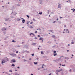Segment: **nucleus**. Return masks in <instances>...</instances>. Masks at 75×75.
Segmentation results:
<instances>
[{
  "label": "nucleus",
  "instance_id": "nucleus-1",
  "mask_svg": "<svg viewBox=\"0 0 75 75\" xmlns=\"http://www.w3.org/2000/svg\"><path fill=\"white\" fill-rule=\"evenodd\" d=\"M16 62L15 59H13L10 62V63H12V62Z\"/></svg>",
  "mask_w": 75,
  "mask_h": 75
},
{
  "label": "nucleus",
  "instance_id": "nucleus-2",
  "mask_svg": "<svg viewBox=\"0 0 75 75\" xmlns=\"http://www.w3.org/2000/svg\"><path fill=\"white\" fill-rule=\"evenodd\" d=\"M5 62H7V61L6 60L4 59L2 60L1 64H4Z\"/></svg>",
  "mask_w": 75,
  "mask_h": 75
},
{
  "label": "nucleus",
  "instance_id": "nucleus-3",
  "mask_svg": "<svg viewBox=\"0 0 75 75\" xmlns=\"http://www.w3.org/2000/svg\"><path fill=\"white\" fill-rule=\"evenodd\" d=\"M30 36H31L32 37H34V36H35L34 34L32 33H31L30 34Z\"/></svg>",
  "mask_w": 75,
  "mask_h": 75
},
{
  "label": "nucleus",
  "instance_id": "nucleus-4",
  "mask_svg": "<svg viewBox=\"0 0 75 75\" xmlns=\"http://www.w3.org/2000/svg\"><path fill=\"white\" fill-rule=\"evenodd\" d=\"M1 30L2 31H6V29L5 28H2Z\"/></svg>",
  "mask_w": 75,
  "mask_h": 75
},
{
  "label": "nucleus",
  "instance_id": "nucleus-5",
  "mask_svg": "<svg viewBox=\"0 0 75 75\" xmlns=\"http://www.w3.org/2000/svg\"><path fill=\"white\" fill-rule=\"evenodd\" d=\"M16 56V54H12V57H14Z\"/></svg>",
  "mask_w": 75,
  "mask_h": 75
},
{
  "label": "nucleus",
  "instance_id": "nucleus-6",
  "mask_svg": "<svg viewBox=\"0 0 75 75\" xmlns=\"http://www.w3.org/2000/svg\"><path fill=\"white\" fill-rule=\"evenodd\" d=\"M32 45H36V43H33L32 44Z\"/></svg>",
  "mask_w": 75,
  "mask_h": 75
},
{
  "label": "nucleus",
  "instance_id": "nucleus-7",
  "mask_svg": "<svg viewBox=\"0 0 75 75\" xmlns=\"http://www.w3.org/2000/svg\"><path fill=\"white\" fill-rule=\"evenodd\" d=\"M61 5L59 4L58 5V8H61Z\"/></svg>",
  "mask_w": 75,
  "mask_h": 75
},
{
  "label": "nucleus",
  "instance_id": "nucleus-8",
  "mask_svg": "<svg viewBox=\"0 0 75 75\" xmlns=\"http://www.w3.org/2000/svg\"><path fill=\"white\" fill-rule=\"evenodd\" d=\"M52 37L54 38H56V37L55 35H52Z\"/></svg>",
  "mask_w": 75,
  "mask_h": 75
},
{
  "label": "nucleus",
  "instance_id": "nucleus-9",
  "mask_svg": "<svg viewBox=\"0 0 75 75\" xmlns=\"http://www.w3.org/2000/svg\"><path fill=\"white\" fill-rule=\"evenodd\" d=\"M66 33H69V31L67 29L66 30Z\"/></svg>",
  "mask_w": 75,
  "mask_h": 75
},
{
  "label": "nucleus",
  "instance_id": "nucleus-10",
  "mask_svg": "<svg viewBox=\"0 0 75 75\" xmlns=\"http://www.w3.org/2000/svg\"><path fill=\"white\" fill-rule=\"evenodd\" d=\"M22 22H23V23H24L25 22V20L23 19L22 21Z\"/></svg>",
  "mask_w": 75,
  "mask_h": 75
},
{
  "label": "nucleus",
  "instance_id": "nucleus-11",
  "mask_svg": "<svg viewBox=\"0 0 75 75\" xmlns=\"http://www.w3.org/2000/svg\"><path fill=\"white\" fill-rule=\"evenodd\" d=\"M13 67H15V65H14V64H12L11 66L13 67Z\"/></svg>",
  "mask_w": 75,
  "mask_h": 75
},
{
  "label": "nucleus",
  "instance_id": "nucleus-12",
  "mask_svg": "<svg viewBox=\"0 0 75 75\" xmlns=\"http://www.w3.org/2000/svg\"><path fill=\"white\" fill-rule=\"evenodd\" d=\"M42 39H43V38H40L39 39V40H42Z\"/></svg>",
  "mask_w": 75,
  "mask_h": 75
},
{
  "label": "nucleus",
  "instance_id": "nucleus-13",
  "mask_svg": "<svg viewBox=\"0 0 75 75\" xmlns=\"http://www.w3.org/2000/svg\"><path fill=\"white\" fill-rule=\"evenodd\" d=\"M73 10H73V9H71V10H73V12H74V11H75V9L74 8H73Z\"/></svg>",
  "mask_w": 75,
  "mask_h": 75
},
{
  "label": "nucleus",
  "instance_id": "nucleus-14",
  "mask_svg": "<svg viewBox=\"0 0 75 75\" xmlns=\"http://www.w3.org/2000/svg\"><path fill=\"white\" fill-rule=\"evenodd\" d=\"M50 31L51 33H54V32L53 31V30H50Z\"/></svg>",
  "mask_w": 75,
  "mask_h": 75
},
{
  "label": "nucleus",
  "instance_id": "nucleus-15",
  "mask_svg": "<svg viewBox=\"0 0 75 75\" xmlns=\"http://www.w3.org/2000/svg\"><path fill=\"white\" fill-rule=\"evenodd\" d=\"M34 63L35 64V65H37V62H34Z\"/></svg>",
  "mask_w": 75,
  "mask_h": 75
},
{
  "label": "nucleus",
  "instance_id": "nucleus-16",
  "mask_svg": "<svg viewBox=\"0 0 75 75\" xmlns=\"http://www.w3.org/2000/svg\"><path fill=\"white\" fill-rule=\"evenodd\" d=\"M41 54H44V52L42 51L41 52Z\"/></svg>",
  "mask_w": 75,
  "mask_h": 75
},
{
  "label": "nucleus",
  "instance_id": "nucleus-17",
  "mask_svg": "<svg viewBox=\"0 0 75 75\" xmlns=\"http://www.w3.org/2000/svg\"><path fill=\"white\" fill-rule=\"evenodd\" d=\"M64 58L65 59H66V58H67V59H69V58H68V57Z\"/></svg>",
  "mask_w": 75,
  "mask_h": 75
},
{
  "label": "nucleus",
  "instance_id": "nucleus-18",
  "mask_svg": "<svg viewBox=\"0 0 75 75\" xmlns=\"http://www.w3.org/2000/svg\"><path fill=\"white\" fill-rule=\"evenodd\" d=\"M9 20V18H8L5 20V21H8Z\"/></svg>",
  "mask_w": 75,
  "mask_h": 75
},
{
  "label": "nucleus",
  "instance_id": "nucleus-19",
  "mask_svg": "<svg viewBox=\"0 0 75 75\" xmlns=\"http://www.w3.org/2000/svg\"><path fill=\"white\" fill-rule=\"evenodd\" d=\"M29 27L30 28H33V26H30Z\"/></svg>",
  "mask_w": 75,
  "mask_h": 75
},
{
  "label": "nucleus",
  "instance_id": "nucleus-20",
  "mask_svg": "<svg viewBox=\"0 0 75 75\" xmlns=\"http://www.w3.org/2000/svg\"><path fill=\"white\" fill-rule=\"evenodd\" d=\"M54 56H56L57 55V53H55L53 55Z\"/></svg>",
  "mask_w": 75,
  "mask_h": 75
},
{
  "label": "nucleus",
  "instance_id": "nucleus-21",
  "mask_svg": "<svg viewBox=\"0 0 75 75\" xmlns=\"http://www.w3.org/2000/svg\"><path fill=\"white\" fill-rule=\"evenodd\" d=\"M39 14H42V12H41L40 13V12H39Z\"/></svg>",
  "mask_w": 75,
  "mask_h": 75
},
{
  "label": "nucleus",
  "instance_id": "nucleus-22",
  "mask_svg": "<svg viewBox=\"0 0 75 75\" xmlns=\"http://www.w3.org/2000/svg\"><path fill=\"white\" fill-rule=\"evenodd\" d=\"M12 42H16V41H14V40H12Z\"/></svg>",
  "mask_w": 75,
  "mask_h": 75
},
{
  "label": "nucleus",
  "instance_id": "nucleus-23",
  "mask_svg": "<svg viewBox=\"0 0 75 75\" xmlns=\"http://www.w3.org/2000/svg\"><path fill=\"white\" fill-rule=\"evenodd\" d=\"M9 72H13V71L12 70H9Z\"/></svg>",
  "mask_w": 75,
  "mask_h": 75
},
{
  "label": "nucleus",
  "instance_id": "nucleus-24",
  "mask_svg": "<svg viewBox=\"0 0 75 75\" xmlns=\"http://www.w3.org/2000/svg\"><path fill=\"white\" fill-rule=\"evenodd\" d=\"M21 20V19H20V18L18 19V21H20Z\"/></svg>",
  "mask_w": 75,
  "mask_h": 75
},
{
  "label": "nucleus",
  "instance_id": "nucleus-25",
  "mask_svg": "<svg viewBox=\"0 0 75 75\" xmlns=\"http://www.w3.org/2000/svg\"><path fill=\"white\" fill-rule=\"evenodd\" d=\"M26 17H28V18H29V17H29V16L28 15H27Z\"/></svg>",
  "mask_w": 75,
  "mask_h": 75
},
{
  "label": "nucleus",
  "instance_id": "nucleus-26",
  "mask_svg": "<svg viewBox=\"0 0 75 75\" xmlns=\"http://www.w3.org/2000/svg\"><path fill=\"white\" fill-rule=\"evenodd\" d=\"M31 55H32V56H34V54L33 53L31 54Z\"/></svg>",
  "mask_w": 75,
  "mask_h": 75
},
{
  "label": "nucleus",
  "instance_id": "nucleus-27",
  "mask_svg": "<svg viewBox=\"0 0 75 75\" xmlns=\"http://www.w3.org/2000/svg\"><path fill=\"white\" fill-rule=\"evenodd\" d=\"M16 53H17V54H18V51H17L16 52Z\"/></svg>",
  "mask_w": 75,
  "mask_h": 75
},
{
  "label": "nucleus",
  "instance_id": "nucleus-28",
  "mask_svg": "<svg viewBox=\"0 0 75 75\" xmlns=\"http://www.w3.org/2000/svg\"><path fill=\"white\" fill-rule=\"evenodd\" d=\"M33 20L34 21H35V19L34 18L33 19Z\"/></svg>",
  "mask_w": 75,
  "mask_h": 75
},
{
  "label": "nucleus",
  "instance_id": "nucleus-29",
  "mask_svg": "<svg viewBox=\"0 0 75 75\" xmlns=\"http://www.w3.org/2000/svg\"><path fill=\"white\" fill-rule=\"evenodd\" d=\"M71 44H74V42H71Z\"/></svg>",
  "mask_w": 75,
  "mask_h": 75
},
{
  "label": "nucleus",
  "instance_id": "nucleus-30",
  "mask_svg": "<svg viewBox=\"0 0 75 75\" xmlns=\"http://www.w3.org/2000/svg\"><path fill=\"white\" fill-rule=\"evenodd\" d=\"M59 70L60 71H62V69H60Z\"/></svg>",
  "mask_w": 75,
  "mask_h": 75
},
{
  "label": "nucleus",
  "instance_id": "nucleus-31",
  "mask_svg": "<svg viewBox=\"0 0 75 75\" xmlns=\"http://www.w3.org/2000/svg\"><path fill=\"white\" fill-rule=\"evenodd\" d=\"M62 67H65V64H64L63 65H62Z\"/></svg>",
  "mask_w": 75,
  "mask_h": 75
},
{
  "label": "nucleus",
  "instance_id": "nucleus-32",
  "mask_svg": "<svg viewBox=\"0 0 75 75\" xmlns=\"http://www.w3.org/2000/svg\"><path fill=\"white\" fill-rule=\"evenodd\" d=\"M60 18H62V17H60Z\"/></svg>",
  "mask_w": 75,
  "mask_h": 75
},
{
  "label": "nucleus",
  "instance_id": "nucleus-33",
  "mask_svg": "<svg viewBox=\"0 0 75 75\" xmlns=\"http://www.w3.org/2000/svg\"><path fill=\"white\" fill-rule=\"evenodd\" d=\"M56 74H57V75H58V73H56Z\"/></svg>",
  "mask_w": 75,
  "mask_h": 75
},
{
  "label": "nucleus",
  "instance_id": "nucleus-34",
  "mask_svg": "<svg viewBox=\"0 0 75 75\" xmlns=\"http://www.w3.org/2000/svg\"><path fill=\"white\" fill-rule=\"evenodd\" d=\"M54 53H56V51H54Z\"/></svg>",
  "mask_w": 75,
  "mask_h": 75
},
{
  "label": "nucleus",
  "instance_id": "nucleus-35",
  "mask_svg": "<svg viewBox=\"0 0 75 75\" xmlns=\"http://www.w3.org/2000/svg\"><path fill=\"white\" fill-rule=\"evenodd\" d=\"M10 55H12H12H13V54H10Z\"/></svg>",
  "mask_w": 75,
  "mask_h": 75
},
{
  "label": "nucleus",
  "instance_id": "nucleus-36",
  "mask_svg": "<svg viewBox=\"0 0 75 75\" xmlns=\"http://www.w3.org/2000/svg\"><path fill=\"white\" fill-rule=\"evenodd\" d=\"M67 27V26L66 25H65L64 27Z\"/></svg>",
  "mask_w": 75,
  "mask_h": 75
},
{
  "label": "nucleus",
  "instance_id": "nucleus-37",
  "mask_svg": "<svg viewBox=\"0 0 75 75\" xmlns=\"http://www.w3.org/2000/svg\"><path fill=\"white\" fill-rule=\"evenodd\" d=\"M35 39H37V38H36V37L35 38Z\"/></svg>",
  "mask_w": 75,
  "mask_h": 75
},
{
  "label": "nucleus",
  "instance_id": "nucleus-38",
  "mask_svg": "<svg viewBox=\"0 0 75 75\" xmlns=\"http://www.w3.org/2000/svg\"><path fill=\"white\" fill-rule=\"evenodd\" d=\"M24 42H22V44H24Z\"/></svg>",
  "mask_w": 75,
  "mask_h": 75
},
{
  "label": "nucleus",
  "instance_id": "nucleus-39",
  "mask_svg": "<svg viewBox=\"0 0 75 75\" xmlns=\"http://www.w3.org/2000/svg\"><path fill=\"white\" fill-rule=\"evenodd\" d=\"M37 33V31H36L35 32V33Z\"/></svg>",
  "mask_w": 75,
  "mask_h": 75
},
{
  "label": "nucleus",
  "instance_id": "nucleus-40",
  "mask_svg": "<svg viewBox=\"0 0 75 75\" xmlns=\"http://www.w3.org/2000/svg\"><path fill=\"white\" fill-rule=\"evenodd\" d=\"M38 37H40V35H38Z\"/></svg>",
  "mask_w": 75,
  "mask_h": 75
},
{
  "label": "nucleus",
  "instance_id": "nucleus-41",
  "mask_svg": "<svg viewBox=\"0 0 75 75\" xmlns=\"http://www.w3.org/2000/svg\"><path fill=\"white\" fill-rule=\"evenodd\" d=\"M69 50H67V52H69Z\"/></svg>",
  "mask_w": 75,
  "mask_h": 75
},
{
  "label": "nucleus",
  "instance_id": "nucleus-42",
  "mask_svg": "<svg viewBox=\"0 0 75 75\" xmlns=\"http://www.w3.org/2000/svg\"><path fill=\"white\" fill-rule=\"evenodd\" d=\"M24 61H25V62L26 61L25 60V59H24Z\"/></svg>",
  "mask_w": 75,
  "mask_h": 75
},
{
  "label": "nucleus",
  "instance_id": "nucleus-43",
  "mask_svg": "<svg viewBox=\"0 0 75 75\" xmlns=\"http://www.w3.org/2000/svg\"><path fill=\"white\" fill-rule=\"evenodd\" d=\"M31 58H30L29 59V60H31Z\"/></svg>",
  "mask_w": 75,
  "mask_h": 75
},
{
  "label": "nucleus",
  "instance_id": "nucleus-44",
  "mask_svg": "<svg viewBox=\"0 0 75 75\" xmlns=\"http://www.w3.org/2000/svg\"><path fill=\"white\" fill-rule=\"evenodd\" d=\"M17 68L19 69L20 68V67H18Z\"/></svg>",
  "mask_w": 75,
  "mask_h": 75
},
{
  "label": "nucleus",
  "instance_id": "nucleus-45",
  "mask_svg": "<svg viewBox=\"0 0 75 75\" xmlns=\"http://www.w3.org/2000/svg\"><path fill=\"white\" fill-rule=\"evenodd\" d=\"M72 57H73L74 56V55H73V54H72Z\"/></svg>",
  "mask_w": 75,
  "mask_h": 75
},
{
  "label": "nucleus",
  "instance_id": "nucleus-46",
  "mask_svg": "<svg viewBox=\"0 0 75 75\" xmlns=\"http://www.w3.org/2000/svg\"><path fill=\"white\" fill-rule=\"evenodd\" d=\"M30 24H33V22H31V23H30Z\"/></svg>",
  "mask_w": 75,
  "mask_h": 75
},
{
  "label": "nucleus",
  "instance_id": "nucleus-47",
  "mask_svg": "<svg viewBox=\"0 0 75 75\" xmlns=\"http://www.w3.org/2000/svg\"><path fill=\"white\" fill-rule=\"evenodd\" d=\"M68 46H69L70 45L69 44H68Z\"/></svg>",
  "mask_w": 75,
  "mask_h": 75
},
{
  "label": "nucleus",
  "instance_id": "nucleus-48",
  "mask_svg": "<svg viewBox=\"0 0 75 75\" xmlns=\"http://www.w3.org/2000/svg\"><path fill=\"white\" fill-rule=\"evenodd\" d=\"M71 69H70V70L69 71H70V72H71Z\"/></svg>",
  "mask_w": 75,
  "mask_h": 75
},
{
  "label": "nucleus",
  "instance_id": "nucleus-49",
  "mask_svg": "<svg viewBox=\"0 0 75 75\" xmlns=\"http://www.w3.org/2000/svg\"><path fill=\"white\" fill-rule=\"evenodd\" d=\"M57 21H58V18L57 19Z\"/></svg>",
  "mask_w": 75,
  "mask_h": 75
},
{
  "label": "nucleus",
  "instance_id": "nucleus-50",
  "mask_svg": "<svg viewBox=\"0 0 75 75\" xmlns=\"http://www.w3.org/2000/svg\"><path fill=\"white\" fill-rule=\"evenodd\" d=\"M38 50H40V48H38Z\"/></svg>",
  "mask_w": 75,
  "mask_h": 75
},
{
  "label": "nucleus",
  "instance_id": "nucleus-51",
  "mask_svg": "<svg viewBox=\"0 0 75 75\" xmlns=\"http://www.w3.org/2000/svg\"><path fill=\"white\" fill-rule=\"evenodd\" d=\"M53 23H55V21H54V22H53Z\"/></svg>",
  "mask_w": 75,
  "mask_h": 75
},
{
  "label": "nucleus",
  "instance_id": "nucleus-52",
  "mask_svg": "<svg viewBox=\"0 0 75 75\" xmlns=\"http://www.w3.org/2000/svg\"><path fill=\"white\" fill-rule=\"evenodd\" d=\"M52 14H54V13H53V12H51Z\"/></svg>",
  "mask_w": 75,
  "mask_h": 75
},
{
  "label": "nucleus",
  "instance_id": "nucleus-53",
  "mask_svg": "<svg viewBox=\"0 0 75 75\" xmlns=\"http://www.w3.org/2000/svg\"><path fill=\"white\" fill-rule=\"evenodd\" d=\"M44 64L42 65V66H44Z\"/></svg>",
  "mask_w": 75,
  "mask_h": 75
},
{
  "label": "nucleus",
  "instance_id": "nucleus-54",
  "mask_svg": "<svg viewBox=\"0 0 75 75\" xmlns=\"http://www.w3.org/2000/svg\"><path fill=\"white\" fill-rule=\"evenodd\" d=\"M20 18H21V19H23V18H21V17Z\"/></svg>",
  "mask_w": 75,
  "mask_h": 75
},
{
  "label": "nucleus",
  "instance_id": "nucleus-55",
  "mask_svg": "<svg viewBox=\"0 0 75 75\" xmlns=\"http://www.w3.org/2000/svg\"><path fill=\"white\" fill-rule=\"evenodd\" d=\"M59 65H60V66H61V64H60Z\"/></svg>",
  "mask_w": 75,
  "mask_h": 75
},
{
  "label": "nucleus",
  "instance_id": "nucleus-56",
  "mask_svg": "<svg viewBox=\"0 0 75 75\" xmlns=\"http://www.w3.org/2000/svg\"><path fill=\"white\" fill-rule=\"evenodd\" d=\"M18 58H20V57H18Z\"/></svg>",
  "mask_w": 75,
  "mask_h": 75
},
{
  "label": "nucleus",
  "instance_id": "nucleus-57",
  "mask_svg": "<svg viewBox=\"0 0 75 75\" xmlns=\"http://www.w3.org/2000/svg\"><path fill=\"white\" fill-rule=\"evenodd\" d=\"M42 42H43V41H44L43 40H42Z\"/></svg>",
  "mask_w": 75,
  "mask_h": 75
},
{
  "label": "nucleus",
  "instance_id": "nucleus-58",
  "mask_svg": "<svg viewBox=\"0 0 75 75\" xmlns=\"http://www.w3.org/2000/svg\"><path fill=\"white\" fill-rule=\"evenodd\" d=\"M63 33H65V32H63Z\"/></svg>",
  "mask_w": 75,
  "mask_h": 75
},
{
  "label": "nucleus",
  "instance_id": "nucleus-59",
  "mask_svg": "<svg viewBox=\"0 0 75 75\" xmlns=\"http://www.w3.org/2000/svg\"><path fill=\"white\" fill-rule=\"evenodd\" d=\"M31 75H33V74H31Z\"/></svg>",
  "mask_w": 75,
  "mask_h": 75
},
{
  "label": "nucleus",
  "instance_id": "nucleus-60",
  "mask_svg": "<svg viewBox=\"0 0 75 75\" xmlns=\"http://www.w3.org/2000/svg\"><path fill=\"white\" fill-rule=\"evenodd\" d=\"M37 59H38V58H37Z\"/></svg>",
  "mask_w": 75,
  "mask_h": 75
},
{
  "label": "nucleus",
  "instance_id": "nucleus-61",
  "mask_svg": "<svg viewBox=\"0 0 75 75\" xmlns=\"http://www.w3.org/2000/svg\"><path fill=\"white\" fill-rule=\"evenodd\" d=\"M2 7H4V6H2Z\"/></svg>",
  "mask_w": 75,
  "mask_h": 75
},
{
  "label": "nucleus",
  "instance_id": "nucleus-62",
  "mask_svg": "<svg viewBox=\"0 0 75 75\" xmlns=\"http://www.w3.org/2000/svg\"><path fill=\"white\" fill-rule=\"evenodd\" d=\"M42 68H44V67H43V66H42Z\"/></svg>",
  "mask_w": 75,
  "mask_h": 75
},
{
  "label": "nucleus",
  "instance_id": "nucleus-63",
  "mask_svg": "<svg viewBox=\"0 0 75 75\" xmlns=\"http://www.w3.org/2000/svg\"><path fill=\"white\" fill-rule=\"evenodd\" d=\"M38 30H40V28H39L38 29Z\"/></svg>",
  "mask_w": 75,
  "mask_h": 75
},
{
  "label": "nucleus",
  "instance_id": "nucleus-64",
  "mask_svg": "<svg viewBox=\"0 0 75 75\" xmlns=\"http://www.w3.org/2000/svg\"><path fill=\"white\" fill-rule=\"evenodd\" d=\"M19 75V74H18V75Z\"/></svg>",
  "mask_w": 75,
  "mask_h": 75
}]
</instances>
